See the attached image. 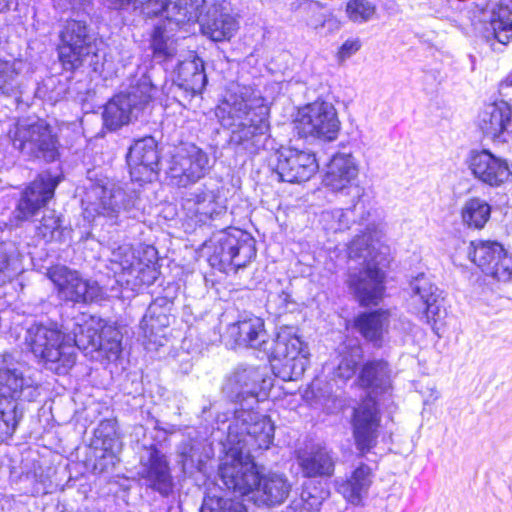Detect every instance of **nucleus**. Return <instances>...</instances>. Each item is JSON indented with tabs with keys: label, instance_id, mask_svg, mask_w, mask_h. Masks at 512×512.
Segmentation results:
<instances>
[{
	"label": "nucleus",
	"instance_id": "obj_50",
	"mask_svg": "<svg viewBox=\"0 0 512 512\" xmlns=\"http://www.w3.org/2000/svg\"><path fill=\"white\" fill-rule=\"evenodd\" d=\"M16 75L12 63L0 60V93L9 94L12 91Z\"/></svg>",
	"mask_w": 512,
	"mask_h": 512
},
{
	"label": "nucleus",
	"instance_id": "obj_25",
	"mask_svg": "<svg viewBox=\"0 0 512 512\" xmlns=\"http://www.w3.org/2000/svg\"><path fill=\"white\" fill-rule=\"evenodd\" d=\"M468 167L476 179L491 187H499L512 178V166L508 161L488 149L472 150Z\"/></svg>",
	"mask_w": 512,
	"mask_h": 512
},
{
	"label": "nucleus",
	"instance_id": "obj_9",
	"mask_svg": "<svg viewBox=\"0 0 512 512\" xmlns=\"http://www.w3.org/2000/svg\"><path fill=\"white\" fill-rule=\"evenodd\" d=\"M274 439V424L268 416L241 406L236 409L228 425L226 446L239 447L249 455L257 450L268 449Z\"/></svg>",
	"mask_w": 512,
	"mask_h": 512
},
{
	"label": "nucleus",
	"instance_id": "obj_21",
	"mask_svg": "<svg viewBox=\"0 0 512 512\" xmlns=\"http://www.w3.org/2000/svg\"><path fill=\"white\" fill-rule=\"evenodd\" d=\"M38 373L24 366L0 368V399L32 402L40 396Z\"/></svg>",
	"mask_w": 512,
	"mask_h": 512
},
{
	"label": "nucleus",
	"instance_id": "obj_28",
	"mask_svg": "<svg viewBox=\"0 0 512 512\" xmlns=\"http://www.w3.org/2000/svg\"><path fill=\"white\" fill-rule=\"evenodd\" d=\"M206 84L207 76L203 61L199 58H194L179 64L176 78L170 87V93L178 101H181L180 97L190 99L195 95L201 94Z\"/></svg>",
	"mask_w": 512,
	"mask_h": 512
},
{
	"label": "nucleus",
	"instance_id": "obj_10",
	"mask_svg": "<svg viewBox=\"0 0 512 512\" xmlns=\"http://www.w3.org/2000/svg\"><path fill=\"white\" fill-rule=\"evenodd\" d=\"M58 57L66 71H74L87 63L94 66L98 63L96 39L89 34L85 22L70 19L60 31Z\"/></svg>",
	"mask_w": 512,
	"mask_h": 512
},
{
	"label": "nucleus",
	"instance_id": "obj_53",
	"mask_svg": "<svg viewBox=\"0 0 512 512\" xmlns=\"http://www.w3.org/2000/svg\"><path fill=\"white\" fill-rule=\"evenodd\" d=\"M34 478L36 481L34 491L36 493H42V494L47 493L48 488L51 484L49 476L44 474V472L41 470L40 472H37V471L34 472Z\"/></svg>",
	"mask_w": 512,
	"mask_h": 512
},
{
	"label": "nucleus",
	"instance_id": "obj_1",
	"mask_svg": "<svg viewBox=\"0 0 512 512\" xmlns=\"http://www.w3.org/2000/svg\"><path fill=\"white\" fill-rule=\"evenodd\" d=\"M226 345L246 346L263 352L271 362L274 375L283 381L300 378L308 365V352L292 327H282L270 340L264 321L254 315H245L227 326L223 334Z\"/></svg>",
	"mask_w": 512,
	"mask_h": 512
},
{
	"label": "nucleus",
	"instance_id": "obj_55",
	"mask_svg": "<svg viewBox=\"0 0 512 512\" xmlns=\"http://www.w3.org/2000/svg\"><path fill=\"white\" fill-rule=\"evenodd\" d=\"M10 0H0V12L4 11L9 6Z\"/></svg>",
	"mask_w": 512,
	"mask_h": 512
},
{
	"label": "nucleus",
	"instance_id": "obj_42",
	"mask_svg": "<svg viewBox=\"0 0 512 512\" xmlns=\"http://www.w3.org/2000/svg\"><path fill=\"white\" fill-rule=\"evenodd\" d=\"M340 361L335 374L338 378L348 380L352 378L363 358V350L360 345H344L339 350Z\"/></svg>",
	"mask_w": 512,
	"mask_h": 512
},
{
	"label": "nucleus",
	"instance_id": "obj_51",
	"mask_svg": "<svg viewBox=\"0 0 512 512\" xmlns=\"http://www.w3.org/2000/svg\"><path fill=\"white\" fill-rule=\"evenodd\" d=\"M360 47V41L357 39L345 41L337 53L339 62H343L346 59L350 58L360 49Z\"/></svg>",
	"mask_w": 512,
	"mask_h": 512
},
{
	"label": "nucleus",
	"instance_id": "obj_48",
	"mask_svg": "<svg viewBox=\"0 0 512 512\" xmlns=\"http://www.w3.org/2000/svg\"><path fill=\"white\" fill-rule=\"evenodd\" d=\"M60 218L55 214V211H49L44 214L39 225L36 226L38 236L42 237L45 241H52L57 235H60Z\"/></svg>",
	"mask_w": 512,
	"mask_h": 512
},
{
	"label": "nucleus",
	"instance_id": "obj_36",
	"mask_svg": "<svg viewBox=\"0 0 512 512\" xmlns=\"http://www.w3.org/2000/svg\"><path fill=\"white\" fill-rule=\"evenodd\" d=\"M372 484V470L366 464H360L345 480L337 481V491L351 504H361Z\"/></svg>",
	"mask_w": 512,
	"mask_h": 512
},
{
	"label": "nucleus",
	"instance_id": "obj_13",
	"mask_svg": "<svg viewBox=\"0 0 512 512\" xmlns=\"http://www.w3.org/2000/svg\"><path fill=\"white\" fill-rule=\"evenodd\" d=\"M209 154L194 143H182L171 154L166 180L174 187L188 188L197 184L211 171Z\"/></svg>",
	"mask_w": 512,
	"mask_h": 512
},
{
	"label": "nucleus",
	"instance_id": "obj_24",
	"mask_svg": "<svg viewBox=\"0 0 512 512\" xmlns=\"http://www.w3.org/2000/svg\"><path fill=\"white\" fill-rule=\"evenodd\" d=\"M59 182V178L48 171L40 173L23 191L14 210L15 219L25 221L33 217L54 196Z\"/></svg>",
	"mask_w": 512,
	"mask_h": 512
},
{
	"label": "nucleus",
	"instance_id": "obj_38",
	"mask_svg": "<svg viewBox=\"0 0 512 512\" xmlns=\"http://www.w3.org/2000/svg\"><path fill=\"white\" fill-rule=\"evenodd\" d=\"M388 325L389 312L385 310L364 312L355 320V326L362 336L375 345H380Z\"/></svg>",
	"mask_w": 512,
	"mask_h": 512
},
{
	"label": "nucleus",
	"instance_id": "obj_54",
	"mask_svg": "<svg viewBox=\"0 0 512 512\" xmlns=\"http://www.w3.org/2000/svg\"><path fill=\"white\" fill-rule=\"evenodd\" d=\"M90 0H58V6L63 9H80L89 3Z\"/></svg>",
	"mask_w": 512,
	"mask_h": 512
},
{
	"label": "nucleus",
	"instance_id": "obj_56",
	"mask_svg": "<svg viewBox=\"0 0 512 512\" xmlns=\"http://www.w3.org/2000/svg\"><path fill=\"white\" fill-rule=\"evenodd\" d=\"M146 252H147V253H151L152 258H154V257H155V253H156V252H155V250H154L153 248L148 249Z\"/></svg>",
	"mask_w": 512,
	"mask_h": 512
},
{
	"label": "nucleus",
	"instance_id": "obj_4",
	"mask_svg": "<svg viewBox=\"0 0 512 512\" xmlns=\"http://www.w3.org/2000/svg\"><path fill=\"white\" fill-rule=\"evenodd\" d=\"M158 93V87L149 74L132 80L126 91L115 95L104 107L103 124L115 131L124 125L142 118L150 110Z\"/></svg>",
	"mask_w": 512,
	"mask_h": 512
},
{
	"label": "nucleus",
	"instance_id": "obj_57",
	"mask_svg": "<svg viewBox=\"0 0 512 512\" xmlns=\"http://www.w3.org/2000/svg\"><path fill=\"white\" fill-rule=\"evenodd\" d=\"M337 401H338L337 399H334V400H333V405H334V407H335V408L338 406V405L336 404V402H337Z\"/></svg>",
	"mask_w": 512,
	"mask_h": 512
},
{
	"label": "nucleus",
	"instance_id": "obj_17",
	"mask_svg": "<svg viewBox=\"0 0 512 512\" xmlns=\"http://www.w3.org/2000/svg\"><path fill=\"white\" fill-rule=\"evenodd\" d=\"M47 276L56 289L57 297L64 302L88 304L102 296V289L96 281L84 278L79 271L65 265L49 268Z\"/></svg>",
	"mask_w": 512,
	"mask_h": 512
},
{
	"label": "nucleus",
	"instance_id": "obj_43",
	"mask_svg": "<svg viewBox=\"0 0 512 512\" xmlns=\"http://www.w3.org/2000/svg\"><path fill=\"white\" fill-rule=\"evenodd\" d=\"M21 418L22 414L18 411L16 402L0 399V440L4 441L13 436Z\"/></svg>",
	"mask_w": 512,
	"mask_h": 512
},
{
	"label": "nucleus",
	"instance_id": "obj_7",
	"mask_svg": "<svg viewBox=\"0 0 512 512\" xmlns=\"http://www.w3.org/2000/svg\"><path fill=\"white\" fill-rule=\"evenodd\" d=\"M255 239L246 231L228 228L215 233L206 248L211 267L224 272L245 267L256 256Z\"/></svg>",
	"mask_w": 512,
	"mask_h": 512
},
{
	"label": "nucleus",
	"instance_id": "obj_14",
	"mask_svg": "<svg viewBox=\"0 0 512 512\" xmlns=\"http://www.w3.org/2000/svg\"><path fill=\"white\" fill-rule=\"evenodd\" d=\"M226 455L222 459L218 474L223 486L233 494L247 497L253 501V494L259 484V472L252 455L239 447L226 446Z\"/></svg>",
	"mask_w": 512,
	"mask_h": 512
},
{
	"label": "nucleus",
	"instance_id": "obj_6",
	"mask_svg": "<svg viewBox=\"0 0 512 512\" xmlns=\"http://www.w3.org/2000/svg\"><path fill=\"white\" fill-rule=\"evenodd\" d=\"M374 241L370 234L357 236L348 246V256L351 259H363L364 269L351 273L348 279L349 288L363 306L377 305L384 292V273L372 261Z\"/></svg>",
	"mask_w": 512,
	"mask_h": 512
},
{
	"label": "nucleus",
	"instance_id": "obj_8",
	"mask_svg": "<svg viewBox=\"0 0 512 512\" xmlns=\"http://www.w3.org/2000/svg\"><path fill=\"white\" fill-rule=\"evenodd\" d=\"M70 339L74 347L94 358V353L109 361L116 360L122 351V334L111 326L103 325L100 319L83 315L73 323Z\"/></svg>",
	"mask_w": 512,
	"mask_h": 512
},
{
	"label": "nucleus",
	"instance_id": "obj_31",
	"mask_svg": "<svg viewBox=\"0 0 512 512\" xmlns=\"http://www.w3.org/2000/svg\"><path fill=\"white\" fill-rule=\"evenodd\" d=\"M358 173L359 167L353 155L339 152L331 158L323 183L332 191H342L356 181Z\"/></svg>",
	"mask_w": 512,
	"mask_h": 512
},
{
	"label": "nucleus",
	"instance_id": "obj_46",
	"mask_svg": "<svg viewBox=\"0 0 512 512\" xmlns=\"http://www.w3.org/2000/svg\"><path fill=\"white\" fill-rule=\"evenodd\" d=\"M22 271L18 259L4 243H0V286L10 282Z\"/></svg>",
	"mask_w": 512,
	"mask_h": 512
},
{
	"label": "nucleus",
	"instance_id": "obj_2",
	"mask_svg": "<svg viewBox=\"0 0 512 512\" xmlns=\"http://www.w3.org/2000/svg\"><path fill=\"white\" fill-rule=\"evenodd\" d=\"M215 114L220 124L231 130L230 142L237 152L255 156L274 148L269 108L252 87L230 85Z\"/></svg>",
	"mask_w": 512,
	"mask_h": 512
},
{
	"label": "nucleus",
	"instance_id": "obj_40",
	"mask_svg": "<svg viewBox=\"0 0 512 512\" xmlns=\"http://www.w3.org/2000/svg\"><path fill=\"white\" fill-rule=\"evenodd\" d=\"M490 24L495 38L507 44L512 38V0H499L491 10Z\"/></svg>",
	"mask_w": 512,
	"mask_h": 512
},
{
	"label": "nucleus",
	"instance_id": "obj_30",
	"mask_svg": "<svg viewBox=\"0 0 512 512\" xmlns=\"http://www.w3.org/2000/svg\"><path fill=\"white\" fill-rule=\"evenodd\" d=\"M111 261L119 264L122 271L131 276L137 284L151 285L156 280L157 271L153 259L142 261L130 245H121L113 251Z\"/></svg>",
	"mask_w": 512,
	"mask_h": 512
},
{
	"label": "nucleus",
	"instance_id": "obj_27",
	"mask_svg": "<svg viewBox=\"0 0 512 512\" xmlns=\"http://www.w3.org/2000/svg\"><path fill=\"white\" fill-rule=\"evenodd\" d=\"M157 142L151 136L135 140L127 153V164L132 179L151 181L159 169Z\"/></svg>",
	"mask_w": 512,
	"mask_h": 512
},
{
	"label": "nucleus",
	"instance_id": "obj_26",
	"mask_svg": "<svg viewBox=\"0 0 512 512\" xmlns=\"http://www.w3.org/2000/svg\"><path fill=\"white\" fill-rule=\"evenodd\" d=\"M352 426L356 447L365 454L376 445L378 438L380 414L375 400L369 398L354 410Z\"/></svg>",
	"mask_w": 512,
	"mask_h": 512
},
{
	"label": "nucleus",
	"instance_id": "obj_19",
	"mask_svg": "<svg viewBox=\"0 0 512 512\" xmlns=\"http://www.w3.org/2000/svg\"><path fill=\"white\" fill-rule=\"evenodd\" d=\"M138 477L142 485L162 497H168L174 490V478L168 456L152 444L140 455Z\"/></svg>",
	"mask_w": 512,
	"mask_h": 512
},
{
	"label": "nucleus",
	"instance_id": "obj_44",
	"mask_svg": "<svg viewBox=\"0 0 512 512\" xmlns=\"http://www.w3.org/2000/svg\"><path fill=\"white\" fill-rule=\"evenodd\" d=\"M200 512H248L243 501L208 492L203 499Z\"/></svg>",
	"mask_w": 512,
	"mask_h": 512
},
{
	"label": "nucleus",
	"instance_id": "obj_22",
	"mask_svg": "<svg viewBox=\"0 0 512 512\" xmlns=\"http://www.w3.org/2000/svg\"><path fill=\"white\" fill-rule=\"evenodd\" d=\"M275 174L279 181L301 183L308 181L319 168L314 153L292 147H281L276 151Z\"/></svg>",
	"mask_w": 512,
	"mask_h": 512
},
{
	"label": "nucleus",
	"instance_id": "obj_45",
	"mask_svg": "<svg viewBox=\"0 0 512 512\" xmlns=\"http://www.w3.org/2000/svg\"><path fill=\"white\" fill-rule=\"evenodd\" d=\"M353 209H333L323 211L321 214V223L327 231L338 232L348 229L353 218Z\"/></svg>",
	"mask_w": 512,
	"mask_h": 512
},
{
	"label": "nucleus",
	"instance_id": "obj_33",
	"mask_svg": "<svg viewBox=\"0 0 512 512\" xmlns=\"http://www.w3.org/2000/svg\"><path fill=\"white\" fill-rule=\"evenodd\" d=\"M202 33L215 42L230 40L239 24L235 16L214 6L200 20Z\"/></svg>",
	"mask_w": 512,
	"mask_h": 512
},
{
	"label": "nucleus",
	"instance_id": "obj_41",
	"mask_svg": "<svg viewBox=\"0 0 512 512\" xmlns=\"http://www.w3.org/2000/svg\"><path fill=\"white\" fill-rule=\"evenodd\" d=\"M461 214L463 222L468 227L481 229L490 218L491 207L480 198H472L465 203Z\"/></svg>",
	"mask_w": 512,
	"mask_h": 512
},
{
	"label": "nucleus",
	"instance_id": "obj_11",
	"mask_svg": "<svg viewBox=\"0 0 512 512\" xmlns=\"http://www.w3.org/2000/svg\"><path fill=\"white\" fill-rule=\"evenodd\" d=\"M272 386V378L266 365L241 364L227 378L223 391L231 401L253 408L267 398Z\"/></svg>",
	"mask_w": 512,
	"mask_h": 512
},
{
	"label": "nucleus",
	"instance_id": "obj_29",
	"mask_svg": "<svg viewBox=\"0 0 512 512\" xmlns=\"http://www.w3.org/2000/svg\"><path fill=\"white\" fill-rule=\"evenodd\" d=\"M512 109L505 101H497L484 106L479 115V128L495 143L509 141Z\"/></svg>",
	"mask_w": 512,
	"mask_h": 512
},
{
	"label": "nucleus",
	"instance_id": "obj_12",
	"mask_svg": "<svg viewBox=\"0 0 512 512\" xmlns=\"http://www.w3.org/2000/svg\"><path fill=\"white\" fill-rule=\"evenodd\" d=\"M9 136L14 148L29 159L53 162L59 155L57 136L44 120H21L9 131Z\"/></svg>",
	"mask_w": 512,
	"mask_h": 512
},
{
	"label": "nucleus",
	"instance_id": "obj_35",
	"mask_svg": "<svg viewBox=\"0 0 512 512\" xmlns=\"http://www.w3.org/2000/svg\"><path fill=\"white\" fill-rule=\"evenodd\" d=\"M290 489L291 486L284 475L269 473L263 477L259 476L253 501L258 505H279L288 497Z\"/></svg>",
	"mask_w": 512,
	"mask_h": 512
},
{
	"label": "nucleus",
	"instance_id": "obj_5",
	"mask_svg": "<svg viewBox=\"0 0 512 512\" xmlns=\"http://www.w3.org/2000/svg\"><path fill=\"white\" fill-rule=\"evenodd\" d=\"M85 190L82 205L88 218L104 217L109 224L118 225L125 219L138 216L135 193H127L120 186L104 180L90 181Z\"/></svg>",
	"mask_w": 512,
	"mask_h": 512
},
{
	"label": "nucleus",
	"instance_id": "obj_32",
	"mask_svg": "<svg viewBox=\"0 0 512 512\" xmlns=\"http://www.w3.org/2000/svg\"><path fill=\"white\" fill-rule=\"evenodd\" d=\"M389 364L382 359L369 360L363 364L358 375L359 386L371 394L382 395L392 389Z\"/></svg>",
	"mask_w": 512,
	"mask_h": 512
},
{
	"label": "nucleus",
	"instance_id": "obj_52",
	"mask_svg": "<svg viewBox=\"0 0 512 512\" xmlns=\"http://www.w3.org/2000/svg\"><path fill=\"white\" fill-rule=\"evenodd\" d=\"M302 500L308 505L310 509H317L325 499L323 492L313 494L308 488L304 489L301 493Z\"/></svg>",
	"mask_w": 512,
	"mask_h": 512
},
{
	"label": "nucleus",
	"instance_id": "obj_23",
	"mask_svg": "<svg viewBox=\"0 0 512 512\" xmlns=\"http://www.w3.org/2000/svg\"><path fill=\"white\" fill-rule=\"evenodd\" d=\"M181 205L186 216L197 224H207L227 214L226 205L221 200L219 192L206 185L186 193L182 197Z\"/></svg>",
	"mask_w": 512,
	"mask_h": 512
},
{
	"label": "nucleus",
	"instance_id": "obj_39",
	"mask_svg": "<svg viewBox=\"0 0 512 512\" xmlns=\"http://www.w3.org/2000/svg\"><path fill=\"white\" fill-rule=\"evenodd\" d=\"M170 305L165 299H156L146 310L140 328L145 337L157 336L158 333L170 324Z\"/></svg>",
	"mask_w": 512,
	"mask_h": 512
},
{
	"label": "nucleus",
	"instance_id": "obj_37",
	"mask_svg": "<svg viewBox=\"0 0 512 512\" xmlns=\"http://www.w3.org/2000/svg\"><path fill=\"white\" fill-rule=\"evenodd\" d=\"M183 25H169L167 22H159L151 35V49L155 60L166 62L177 53V39L175 32Z\"/></svg>",
	"mask_w": 512,
	"mask_h": 512
},
{
	"label": "nucleus",
	"instance_id": "obj_3",
	"mask_svg": "<svg viewBox=\"0 0 512 512\" xmlns=\"http://www.w3.org/2000/svg\"><path fill=\"white\" fill-rule=\"evenodd\" d=\"M25 345L38 362L57 374H65L76 362L70 334L55 323L35 322L25 333Z\"/></svg>",
	"mask_w": 512,
	"mask_h": 512
},
{
	"label": "nucleus",
	"instance_id": "obj_49",
	"mask_svg": "<svg viewBox=\"0 0 512 512\" xmlns=\"http://www.w3.org/2000/svg\"><path fill=\"white\" fill-rule=\"evenodd\" d=\"M179 463L183 472L193 469L201 462L199 448L191 441L183 442L178 448Z\"/></svg>",
	"mask_w": 512,
	"mask_h": 512
},
{
	"label": "nucleus",
	"instance_id": "obj_34",
	"mask_svg": "<svg viewBox=\"0 0 512 512\" xmlns=\"http://www.w3.org/2000/svg\"><path fill=\"white\" fill-rule=\"evenodd\" d=\"M296 459L305 477L331 476L334 472V460L324 447L299 449Z\"/></svg>",
	"mask_w": 512,
	"mask_h": 512
},
{
	"label": "nucleus",
	"instance_id": "obj_15",
	"mask_svg": "<svg viewBox=\"0 0 512 512\" xmlns=\"http://www.w3.org/2000/svg\"><path fill=\"white\" fill-rule=\"evenodd\" d=\"M109 7L117 10L132 7L148 17H162L160 22L169 25H186L198 21L195 4L190 0H106Z\"/></svg>",
	"mask_w": 512,
	"mask_h": 512
},
{
	"label": "nucleus",
	"instance_id": "obj_20",
	"mask_svg": "<svg viewBox=\"0 0 512 512\" xmlns=\"http://www.w3.org/2000/svg\"><path fill=\"white\" fill-rule=\"evenodd\" d=\"M469 258L486 275L498 281L507 282L512 278V258L499 242L490 240L472 241L468 251Z\"/></svg>",
	"mask_w": 512,
	"mask_h": 512
},
{
	"label": "nucleus",
	"instance_id": "obj_18",
	"mask_svg": "<svg viewBox=\"0 0 512 512\" xmlns=\"http://www.w3.org/2000/svg\"><path fill=\"white\" fill-rule=\"evenodd\" d=\"M407 305L409 311L433 329L442 318L441 290L425 273H418L409 281Z\"/></svg>",
	"mask_w": 512,
	"mask_h": 512
},
{
	"label": "nucleus",
	"instance_id": "obj_16",
	"mask_svg": "<svg viewBox=\"0 0 512 512\" xmlns=\"http://www.w3.org/2000/svg\"><path fill=\"white\" fill-rule=\"evenodd\" d=\"M294 129L303 138L331 142L338 136L340 121L335 107L326 101H315L298 110Z\"/></svg>",
	"mask_w": 512,
	"mask_h": 512
},
{
	"label": "nucleus",
	"instance_id": "obj_47",
	"mask_svg": "<svg viewBox=\"0 0 512 512\" xmlns=\"http://www.w3.org/2000/svg\"><path fill=\"white\" fill-rule=\"evenodd\" d=\"M375 12V4L368 0H350L346 5L348 18L356 23L369 21Z\"/></svg>",
	"mask_w": 512,
	"mask_h": 512
}]
</instances>
